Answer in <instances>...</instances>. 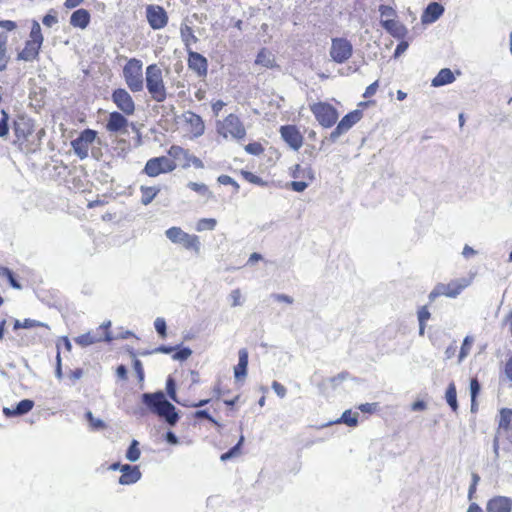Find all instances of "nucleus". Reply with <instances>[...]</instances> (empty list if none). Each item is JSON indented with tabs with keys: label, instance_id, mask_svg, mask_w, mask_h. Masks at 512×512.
Listing matches in <instances>:
<instances>
[{
	"label": "nucleus",
	"instance_id": "obj_34",
	"mask_svg": "<svg viewBox=\"0 0 512 512\" xmlns=\"http://www.w3.org/2000/svg\"><path fill=\"white\" fill-rule=\"evenodd\" d=\"M191 417L194 420V422L207 420L213 426L217 428H222V424L207 409L196 410L195 412L192 413Z\"/></svg>",
	"mask_w": 512,
	"mask_h": 512
},
{
	"label": "nucleus",
	"instance_id": "obj_38",
	"mask_svg": "<svg viewBox=\"0 0 512 512\" xmlns=\"http://www.w3.org/2000/svg\"><path fill=\"white\" fill-rule=\"evenodd\" d=\"M35 327H42V328H45V329H49V326L47 324L39 322L37 320H33V319H25L22 322L20 320L16 319L13 322V329L14 330H18L20 328L29 329V328H35Z\"/></svg>",
	"mask_w": 512,
	"mask_h": 512
},
{
	"label": "nucleus",
	"instance_id": "obj_20",
	"mask_svg": "<svg viewBox=\"0 0 512 512\" xmlns=\"http://www.w3.org/2000/svg\"><path fill=\"white\" fill-rule=\"evenodd\" d=\"M512 427V409L502 408L499 413L498 429L493 440L495 457H499V437L502 431L507 432Z\"/></svg>",
	"mask_w": 512,
	"mask_h": 512
},
{
	"label": "nucleus",
	"instance_id": "obj_60",
	"mask_svg": "<svg viewBox=\"0 0 512 512\" xmlns=\"http://www.w3.org/2000/svg\"><path fill=\"white\" fill-rule=\"evenodd\" d=\"M191 353L192 352L189 348H182L173 355V359L186 360L191 355Z\"/></svg>",
	"mask_w": 512,
	"mask_h": 512
},
{
	"label": "nucleus",
	"instance_id": "obj_22",
	"mask_svg": "<svg viewBox=\"0 0 512 512\" xmlns=\"http://www.w3.org/2000/svg\"><path fill=\"white\" fill-rule=\"evenodd\" d=\"M0 28L3 29L0 32V49L8 50V40H19L22 38L21 33L16 30L17 24L12 20H0Z\"/></svg>",
	"mask_w": 512,
	"mask_h": 512
},
{
	"label": "nucleus",
	"instance_id": "obj_16",
	"mask_svg": "<svg viewBox=\"0 0 512 512\" xmlns=\"http://www.w3.org/2000/svg\"><path fill=\"white\" fill-rule=\"evenodd\" d=\"M353 53V47L350 41L346 38H333L330 56L336 63H344L346 62Z\"/></svg>",
	"mask_w": 512,
	"mask_h": 512
},
{
	"label": "nucleus",
	"instance_id": "obj_49",
	"mask_svg": "<svg viewBox=\"0 0 512 512\" xmlns=\"http://www.w3.org/2000/svg\"><path fill=\"white\" fill-rule=\"evenodd\" d=\"M0 276L6 277L13 288L21 289L20 283L15 279L12 271L9 268L0 267Z\"/></svg>",
	"mask_w": 512,
	"mask_h": 512
},
{
	"label": "nucleus",
	"instance_id": "obj_18",
	"mask_svg": "<svg viewBox=\"0 0 512 512\" xmlns=\"http://www.w3.org/2000/svg\"><path fill=\"white\" fill-rule=\"evenodd\" d=\"M279 133L283 141L293 150L298 151L304 142V137L296 125H282Z\"/></svg>",
	"mask_w": 512,
	"mask_h": 512
},
{
	"label": "nucleus",
	"instance_id": "obj_8",
	"mask_svg": "<svg viewBox=\"0 0 512 512\" xmlns=\"http://www.w3.org/2000/svg\"><path fill=\"white\" fill-rule=\"evenodd\" d=\"M289 175L295 180L290 182L288 187L295 192H303L315 179L312 167H303L300 164L291 166Z\"/></svg>",
	"mask_w": 512,
	"mask_h": 512
},
{
	"label": "nucleus",
	"instance_id": "obj_55",
	"mask_svg": "<svg viewBox=\"0 0 512 512\" xmlns=\"http://www.w3.org/2000/svg\"><path fill=\"white\" fill-rule=\"evenodd\" d=\"M230 298H231V305L233 307L241 305V303H242V301H241V298H242L241 290L240 289H234L231 292V294H230Z\"/></svg>",
	"mask_w": 512,
	"mask_h": 512
},
{
	"label": "nucleus",
	"instance_id": "obj_30",
	"mask_svg": "<svg viewBox=\"0 0 512 512\" xmlns=\"http://www.w3.org/2000/svg\"><path fill=\"white\" fill-rule=\"evenodd\" d=\"M255 64L272 69L277 67L274 55L266 48H262L255 59Z\"/></svg>",
	"mask_w": 512,
	"mask_h": 512
},
{
	"label": "nucleus",
	"instance_id": "obj_40",
	"mask_svg": "<svg viewBox=\"0 0 512 512\" xmlns=\"http://www.w3.org/2000/svg\"><path fill=\"white\" fill-rule=\"evenodd\" d=\"M187 232L183 231L180 227H170L165 231L166 237L174 244H179L181 239L186 236Z\"/></svg>",
	"mask_w": 512,
	"mask_h": 512
},
{
	"label": "nucleus",
	"instance_id": "obj_48",
	"mask_svg": "<svg viewBox=\"0 0 512 512\" xmlns=\"http://www.w3.org/2000/svg\"><path fill=\"white\" fill-rule=\"evenodd\" d=\"M187 187L202 196H211L209 187L204 183L189 182Z\"/></svg>",
	"mask_w": 512,
	"mask_h": 512
},
{
	"label": "nucleus",
	"instance_id": "obj_43",
	"mask_svg": "<svg viewBox=\"0 0 512 512\" xmlns=\"http://www.w3.org/2000/svg\"><path fill=\"white\" fill-rule=\"evenodd\" d=\"M240 175L245 179L247 182L264 187L267 185V182L263 180L261 177L255 175L254 173L247 171V170H240Z\"/></svg>",
	"mask_w": 512,
	"mask_h": 512
},
{
	"label": "nucleus",
	"instance_id": "obj_52",
	"mask_svg": "<svg viewBox=\"0 0 512 512\" xmlns=\"http://www.w3.org/2000/svg\"><path fill=\"white\" fill-rule=\"evenodd\" d=\"M479 391H480L479 381L477 380V378H472L470 381V392H471L472 406L475 403V400H476V397H477Z\"/></svg>",
	"mask_w": 512,
	"mask_h": 512
},
{
	"label": "nucleus",
	"instance_id": "obj_7",
	"mask_svg": "<svg viewBox=\"0 0 512 512\" xmlns=\"http://www.w3.org/2000/svg\"><path fill=\"white\" fill-rule=\"evenodd\" d=\"M309 109L316 121L323 128L333 127L339 118L337 109L326 101H318L309 105Z\"/></svg>",
	"mask_w": 512,
	"mask_h": 512
},
{
	"label": "nucleus",
	"instance_id": "obj_23",
	"mask_svg": "<svg viewBox=\"0 0 512 512\" xmlns=\"http://www.w3.org/2000/svg\"><path fill=\"white\" fill-rule=\"evenodd\" d=\"M183 121L186 130L192 137H199L204 133L205 125L200 115L187 111L183 114Z\"/></svg>",
	"mask_w": 512,
	"mask_h": 512
},
{
	"label": "nucleus",
	"instance_id": "obj_56",
	"mask_svg": "<svg viewBox=\"0 0 512 512\" xmlns=\"http://www.w3.org/2000/svg\"><path fill=\"white\" fill-rule=\"evenodd\" d=\"M377 403H364L358 406V409L363 413L373 414L377 410Z\"/></svg>",
	"mask_w": 512,
	"mask_h": 512
},
{
	"label": "nucleus",
	"instance_id": "obj_37",
	"mask_svg": "<svg viewBox=\"0 0 512 512\" xmlns=\"http://www.w3.org/2000/svg\"><path fill=\"white\" fill-rule=\"evenodd\" d=\"M445 399L452 409L453 412H457L458 410V402H457V390L454 382L449 383L446 392Z\"/></svg>",
	"mask_w": 512,
	"mask_h": 512
},
{
	"label": "nucleus",
	"instance_id": "obj_58",
	"mask_svg": "<svg viewBox=\"0 0 512 512\" xmlns=\"http://www.w3.org/2000/svg\"><path fill=\"white\" fill-rule=\"evenodd\" d=\"M133 368L138 376L139 381H143L144 379V370L142 363L139 359L135 358L133 361Z\"/></svg>",
	"mask_w": 512,
	"mask_h": 512
},
{
	"label": "nucleus",
	"instance_id": "obj_1",
	"mask_svg": "<svg viewBox=\"0 0 512 512\" xmlns=\"http://www.w3.org/2000/svg\"><path fill=\"white\" fill-rule=\"evenodd\" d=\"M143 402L153 413L164 418L169 425H175L179 420L176 408L166 400L163 392L145 393L143 394Z\"/></svg>",
	"mask_w": 512,
	"mask_h": 512
},
{
	"label": "nucleus",
	"instance_id": "obj_32",
	"mask_svg": "<svg viewBox=\"0 0 512 512\" xmlns=\"http://www.w3.org/2000/svg\"><path fill=\"white\" fill-rule=\"evenodd\" d=\"M180 245H182L186 250L192 251L196 255L200 253L201 250V242L197 235L187 233L184 238L181 239Z\"/></svg>",
	"mask_w": 512,
	"mask_h": 512
},
{
	"label": "nucleus",
	"instance_id": "obj_15",
	"mask_svg": "<svg viewBox=\"0 0 512 512\" xmlns=\"http://www.w3.org/2000/svg\"><path fill=\"white\" fill-rule=\"evenodd\" d=\"M362 117L363 112L359 109L347 113L330 133L329 139L332 142L336 141L341 135L349 131L356 123H358Z\"/></svg>",
	"mask_w": 512,
	"mask_h": 512
},
{
	"label": "nucleus",
	"instance_id": "obj_28",
	"mask_svg": "<svg viewBox=\"0 0 512 512\" xmlns=\"http://www.w3.org/2000/svg\"><path fill=\"white\" fill-rule=\"evenodd\" d=\"M239 361L234 367V377L237 381H243L247 376L248 352L246 349L239 350Z\"/></svg>",
	"mask_w": 512,
	"mask_h": 512
},
{
	"label": "nucleus",
	"instance_id": "obj_21",
	"mask_svg": "<svg viewBox=\"0 0 512 512\" xmlns=\"http://www.w3.org/2000/svg\"><path fill=\"white\" fill-rule=\"evenodd\" d=\"M187 64L190 70L194 71L199 77H206L208 73V61L202 54L187 49Z\"/></svg>",
	"mask_w": 512,
	"mask_h": 512
},
{
	"label": "nucleus",
	"instance_id": "obj_9",
	"mask_svg": "<svg viewBox=\"0 0 512 512\" xmlns=\"http://www.w3.org/2000/svg\"><path fill=\"white\" fill-rule=\"evenodd\" d=\"M469 285L470 280L467 278L453 279L446 284L438 283L430 292L428 298L430 302H433L437 297L440 296L455 298Z\"/></svg>",
	"mask_w": 512,
	"mask_h": 512
},
{
	"label": "nucleus",
	"instance_id": "obj_3",
	"mask_svg": "<svg viewBox=\"0 0 512 512\" xmlns=\"http://www.w3.org/2000/svg\"><path fill=\"white\" fill-rule=\"evenodd\" d=\"M145 86L150 97L154 101L162 103L167 99L168 93L163 77V71L155 63L150 64L146 67Z\"/></svg>",
	"mask_w": 512,
	"mask_h": 512
},
{
	"label": "nucleus",
	"instance_id": "obj_41",
	"mask_svg": "<svg viewBox=\"0 0 512 512\" xmlns=\"http://www.w3.org/2000/svg\"><path fill=\"white\" fill-rule=\"evenodd\" d=\"M417 315L419 321V334L423 336L425 333L426 322L430 319L431 314L427 306H422L418 309Z\"/></svg>",
	"mask_w": 512,
	"mask_h": 512
},
{
	"label": "nucleus",
	"instance_id": "obj_57",
	"mask_svg": "<svg viewBox=\"0 0 512 512\" xmlns=\"http://www.w3.org/2000/svg\"><path fill=\"white\" fill-rule=\"evenodd\" d=\"M379 88V81L376 80L374 81L373 83H371L366 89H365V92L363 94V97L364 98H370L372 97L373 95H375V93L377 92Z\"/></svg>",
	"mask_w": 512,
	"mask_h": 512
},
{
	"label": "nucleus",
	"instance_id": "obj_12",
	"mask_svg": "<svg viewBox=\"0 0 512 512\" xmlns=\"http://www.w3.org/2000/svg\"><path fill=\"white\" fill-rule=\"evenodd\" d=\"M110 323L107 325H101L97 328L96 332L89 331L75 337L74 341L76 344L87 347L102 341H111L112 337L109 331Z\"/></svg>",
	"mask_w": 512,
	"mask_h": 512
},
{
	"label": "nucleus",
	"instance_id": "obj_54",
	"mask_svg": "<svg viewBox=\"0 0 512 512\" xmlns=\"http://www.w3.org/2000/svg\"><path fill=\"white\" fill-rule=\"evenodd\" d=\"M471 344L472 341L469 339V337H466L460 349L459 361H462L468 355L471 348Z\"/></svg>",
	"mask_w": 512,
	"mask_h": 512
},
{
	"label": "nucleus",
	"instance_id": "obj_44",
	"mask_svg": "<svg viewBox=\"0 0 512 512\" xmlns=\"http://www.w3.org/2000/svg\"><path fill=\"white\" fill-rule=\"evenodd\" d=\"M217 225V221L214 218H201L196 223V230L198 232L206 230H214Z\"/></svg>",
	"mask_w": 512,
	"mask_h": 512
},
{
	"label": "nucleus",
	"instance_id": "obj_47",
	"mask_svg": "<svg viewBox=\"0 0 512 512\" xmlns=\"http://www.w3.org/2000/svg\"><path fill=\"white\" fill-rule=\"evenodd\" d=\"M138 445H139L138 441L133 440L131 442L129 448L127 449L126 458L131 462H135L140 458L141 452H140Z\"/></svg>",
	"mask_w": 512,
	"mask_h": 512
},
{
	"label": "nucleus",
	"instance_id": "obj_25",
	"mask_svg": "<svg viewBox=\"0 0 512 512\" xmlns=\"http://www.w3.org/2000/svg\"><path fill=\"white\" fill-rule=\"evenodd\" d=\"M381 26L394 38L404 40L408 34L407 28L398 20V17L391 21H380Z\"/></svg>",
	"mask_w": 512,
	"mask_h": 512
},
{
	"label": "nucleus",
	"instance_id": "obj_10",
	"mask_svg": "<svg viewBox=\"0 0 512 512\" xmlns=\"http://www.w3.org/2000/svg\"><path fill=\"white\" fill-rule=\"evenodd\" d=\"M177 168V163L171 157L159 156L150 158L142 172L148 177L155 178L161 174L173 172Z\"/></svg>",
	"mask_w": 512,
	"mask_h": 512
},
{
	"label": "nucleus",
	"instance_id": "obj_6",
	"mask_svg": "<svg viewBox=\"0 0 512 512\" xmlns=\"http://www.w3.org/2000/svg\"><path fill=\"white\" fill-rule=\"evenodd\" d=\"M123 77L131 92H141L144 88L142 61L137 58L128 59L123 67Z\"/></svg>",
	"mask_w": 512,
	"mask_h": 512
},
{
	"label": "nucleus",
	"instance_id": "obj_33",
	"mask_svg": "<svg viewBox=\"0 0 512 512\" xmlns=\"http://www.w3.org/2000/svg\"><path fill=\"white\" fill-rule=\"evenodd\" d=\"M455 80L453 72L449 68L441 69L432 80V86L440 87L452 83Z\"/></svg>",
	"mask_w": 512,
	"mask_h": 512
},
{
	"label": "nucleus",
	"instance_id": "obj_29",
	"mask_svg": "<svg viewBox=\"0 0 512 512\" xmlns=\"http://www.w3.org/2000/svg\"><path fill=\"white\" fill-rule=\"evenodd\" d=\"M34 407V402L30 399L21 400L15 407L13 408H4L3 413L6 416H20L24 415L32 410Z\"/></svg>",
	"mask_w": 512,
	"mask_h": 512
},
{
	"label": "nucleus",
	"instance_id": "obj_11",
	"mask_svg": "<svg viewBox=\"0 0 512 512\" xmlns=\"http://www.w3.org/2000/svg\"><path fill=\"white\" fill-rule=\"evenodd\" d=\"M98 137L96 130L87 128L80 132L77 138L71 141V147L74 153L81 159H85L89 155L92 144Z\"/></svg>",
	"mask_w": 512,
	"mask_h": 512
},
{
	"label": "nucleus",
	"instance_id": "obj_46",
	"mask_svg": "<svg viewBox=\"0 0 512 512\" xmlns=\"http://www.w3.org/2000/svg\"><path fill=\"white\" fill-rule=\"evenodd\" d=\"M379 12L381 16L380 21H391V19L397 18V12L396 10L388 5H380L379 6Z\"/></svg>",
	"mask_w": 512,
	"mask_h": 512
},
{
	"label": "nucleus",
	"instance_id": "obj_31",
	"mask_svg": "<svg viewBox=\"0 0 512 512\" xmlns=\"http://www.w3.org/2000/svg\"><path fill=\"white\" fill-rule=\"evenodd\" d=\"M444 12V8L441 4L437 2H431L426 7L423 14L424 22H434L436 21Z\"/></svg>",
	"mask_w": 512,
	"mask_h": 512
},
{
	"label": "nucleus",
	"instance_id": "obj_4",
	"mask_svg": "<svg viewBox=\"0 0 512 512\" xmlns=\"http://www.w3.org/2000/svg\"><path fill=\"white\" fill-rule=\"evenodd\" d=\"M43 35L38 22H34L28 39L24 43V47L18 51L16 59L18 61L33 62L38 59L43 44Z\"/></svg>",
	"mask_w": 512,
	"mask_h": 512
},
{
	"label": "nucleus",
	"instance_id": "obj_39",
	"mask_svg": "<svg viewBox=\"0 0 512 512\" xmlns=\"http://www.w3.org/2000/svg\"><path fill=\"white\" fill-rule=\"evenodd\" d=\"M180 32L186 49H191V43H196L198 41V38L194 35L193 29L188 25H182Z\"/></svg>",
	"mask_w": 512,
	"mask_h": 512
},
{
	"label": "nucleus",
	"instance_id": "obj_63",
	"mask_svg": "<svg viewBox=\"0 0 512 512\" xmlns=\"http://www.w3.org/2000/svg\"><path fill=\"white\" fill-rule=\"evenodd\" d=\"M241 395L237 394L231 399H223V403L231 410H234L235 405L239 402Z\"/></svg>",
	"mask_w": 512,
	"mask_h": 512
},
{
	"label": "nucleus",
	"instance_id": "obj_17",
	"mask_svg": "<svg viewBox=\"0 0 512 512\" xmlns=\"http://www.w3.org/2000/svg\"><path fill=\"white\" fill-rule=\"evenodd\" d=\"M146 19L149 26L153 30H160L168 24V14L165 9L160 5H147L146 7Z\"/></svg>",
	"mask_w": 512,
	"mask_h": 512
},
{
	"label": "nucleus",
	"instance_id": "obj_53",
	"mask_svg": "<svg viewBox=\"0 0 512 512\" xmlns=\"http://www.w3.org/2000/svg\"><path fill=\"white\" fill-rule=\"evenodd\" d=\"M154 326H155L156 331L161 336V338H165L166 337V322H165V320L160 317L156 318V320L154 322Z\"/></svg>",
	"mask_w": 512,
	"mask_h": 512
},
{
	"label": "nucleus",
	"instance_id": "obj_62",
	"mask_svg": "<svg viewBox=\"0 0 512 512\" xmlns=\"http://www.w3.org/2000/svg\"><path fill=\"white\" fill-rule=\"evenodd\" d=\"M9 57L7 56V50L0 49V71H4L7 68Z\"/></svg>",
	"mask_w": 512,
	"mask_h": 512
},
{
	"label": "nucleus",
	"instance_id": "obj_5",
	"mask_svg": "<svg viewBox=\"0 0 512 512\" xmlns=\"http://www.w3.org/2000/svg\"><path fill=\"white\" fill-rule=\"evenodd\" d=\"M216 131L224 139L243 141L247 132L242 120L236 114L230 113L216 123Z\"/></svg>",
	"mask_w": 512,
	"mask_h": 512
},
{
	"label": "nucleus",
	"instance_id": "obj_27",
	"mask_svg": "<svg viewBox=\"0 0 512 512\" xmlns=\"http://www.w3.org/2000/svg\"><path fill=\"white\" fill-rule=\"evenodd\" d=\"M91 20V16L88 10L86 9H77L75 10L70 17V24L73 27L85 29Z\"/></svg>",
	"mask_w": 512,
	"mask_h": 512
},
{
	"label": "nucleus",
	"instance_id": "obj_45",
	"mask_svg": "<svg viewBox=\"0 0 512 512\" xmlns=\"http://www.w3.org/2000/svg\"><path fill=\"white\" fill-rule=\"evenodd\" d=\"M85 417L89 423L91 430L99 431V430H103L106 428L105 422L101 419L95 418L91 411H87L85 413Z\"/></svg>",
	"mask_w": 512,
	"mask_h": 512
},
{
	"label": "nucleus",
	"instance_id": "obj_19",
	"mask_svg": "<svg viewBox=\"0 0 512 512\" xmlns=\"http://www.w3.org/2000/svg\"><path fill=\"white\" fill-rule=\"evenodd\" d=\"M127 115L113 111L109 113L105 129L111 134H124L128 131L129 121L126 118Z\"/></svg>",
	"mask_w": 512,
	"mask_h": 512
},
{
	"label": "nucleus",
	"instance_id": "obj_35",
	"mask_svg": "<svg viewBox=\"0 0 512 512\" xmlns=\"http://www.w3.org/2000/svg\"><path fill=\"white\" fill-rule=\"evenodd\" d=\"M141 203L143 205H149L159 194L160 188L154 186H141Z\"/></svg>",
	"mask_w": 512,
	"mask_h": 512
},
{
	"label": "nucleus",
	"instance_id": "obj_36",
	"mask_svg": "<svg viewBox=\"0 0 512 512\" xmlns=\"http://www.w3.org/2000/svg\"><path fill=\"white\" fill-rule=\"evenodd\" d=\"M244 436L241 434L239 437V440L236 445H234L231 449H229L227 452L223 453L220 456V460L223 462H226L232 458H236L242 455V445L244 443Z\"/></svg>",
	"mask_w": 512,
	"mask_h": 512
},
{
	"label": "nucleus",
	"instance_id": "obj_14",
	"mask_svg": "<svg viewBox=\"0 0 512 512\" xmlns=\"http://www.w3.org/2000/svg\"><path fill=\"white\" fill-rule=\"evenodd\" d=\"M111 100L120 110L119 112L132 116L135 113L136 105L130 93L124 88H117L111 94Z\"/></svg>",
	"mask_w": 512,
	"mask_h": 512
},
{
	"label": "nucleus",
	"instance_id": "obj_13",
	"mask_svg": "<svg viewBox=\"0 0 512 512\" xmlns=\"http://www.w3.org/2000/svg\"><path fill=\"white\" fill-rule=\"evenodd\" d=\"M169 157H171L172 160L176 162V160L182 159L184 163L182 164V167L184 169L189 168L190 166H193L197 169L204 168L203 161L192 155L188 149H185L179 145H172L167 151Z\"/></svg>",
	"mask_w": 512,
	"mask_h": 512
},
{
	"label": "nucleus",
	"instance_id": "obj_64",
	"mask_svg": "<svg viewBox=\"0 0 512 512\" xmlns=\"http://www.w3.org/2000/svg\"><path fill=\"white\" fill-rule=\"evenodd\" d=\"M505 373L507 377L512 381V356L506 362Z\"/></svg>",
	"mask_w": 512,
	"mask_h": 512
},
{
	"label": "nucleus",
	"instance_id": "obj_42",
	"mask_svg": "<svg viewBox=\"0 0 512 512\" xmlns=\"http://www.w3.org/2000/svg\"><path fill=\"white\" fill-rule=\"evenodd\" d=\"M335 423H344L349 427H355L358 424V413L352 412L351 410H346L343 412L340 419H338Z\"/></svg>",
	"mask_w": 512,
	"mask_h": 512
},
{
	"label": "nucleus",
	"instance_id": "obj_61",
	"mask_svg": "<svg viewBox=\"0 0 512 512\" xmlns=\"http://www.w3.org/2000/svg\"><path fill=\"white\" fill-rule=\"evenodd\" d=\"M226 103L222 100H216L212 102L211 108L214 116H218L221 112V110L225 107Z\"/></svg>",
	"mask_w": 512,
	"mask_h": 512
},
{
	"label": "nucleus",
	"instance_id": "obj_2",
	"mask_svg": "<svg viewBox=\"0 0 512 512\" xmlns=\"http://www.w3.org/2000/svg\"><path fill=\"white\" fill-rule=\"evenodd\" d=\"M14 145L21 151H34V123L32 119L18 115L13 121Z\"/></svg>",
	"mask_w": 512,
	"mask_h": 512
},
{
	"label": "nucleus",
	"instance_id": "obj_59",
	"mask_svg": "<svg viewBox=\"0 0 512 512\" xmlns=\"http://www.w3.org/2000/svg\"><path fill=\"white\" fill-rule=\"evenodd\" d=\"M272 388L273 390L275 391V393L280 397V398H283L285 397L286 393H287V390L285 388L284 385H282L280 382L278 381H273L272 383Z\"/></svg>",
	"mask_w": 512,
	"mask_h": 512
},
{
	"label": "nucleus",
	"instance_id": "obj_26",
	"mask_svg": "<svg viewBox=\"0 0 512 512\" xmlns=\"http://www.w3.org/2000/svg\"><path fill=\"white\" fill-rule=\"evenodd\" d=\"M121 476L119 483L121 485H130L136 483L141 478V472L138 466L124 464L121 466Z\"/></svg>",
	"mask_w": 512,
	"mask_h": 512
},
{
	"label": "nucleus",
	"instance_id": "obj_50",
	"mask_svg": "<svg viewBox=\"0 0 512 512\" xmlns=\"http://www.w3.org/2000/svg\"><path fill=\"white\" fill-rule=\"evenodd\" d=\"M9 115L5 110H2L1 112V118H0V137L6 138L9 133Z\"/></svg>",
	"mask_w": 512,
	"mask_h": 512
},
{
	"label": "nucleus",
	"instance_id": "obj_51",
	"mask_svg": "<svg viewBox=\"0 0 512 512\" xmlns=\"http://www.w3.org/2000/svg\"><path fill=\"white\" fill-rule=\"evenodd\" d=\"M245 151L251 155H261L264 152V147L260 142H251L245 146Z\"/></svg>",
	"mask_w": 512,
	"mask_h": 512
},
{
	"label": "nucleus",
	"instance_id": "obj_24",
	"mask_svg": "<svg viewBox=\"0 0 512 512\" xmlns=\"http://www.w3.org/2000/svg\"><path fill=\"white\" fill-rule=\"evenodd\" d=\"M487 512H511L512 499L506 496H494L486 504Z\"/></svg>",
	"mask_w": 512,
	"mask_h": 512
}]
</instances>
